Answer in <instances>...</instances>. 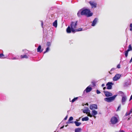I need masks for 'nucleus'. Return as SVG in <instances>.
<instances>
[{
	"instance_id": "0eeeda50",
	"label": "nucleus",
	"mask_w": 132,
	"mask_h": 132,
	"mask_svg": "<svg viewBox=\"0 0 132 132\" xmlns=\"http://www.w3.org/2000/svg\"><path fill=\"white\" fill-rule=\"evenodd\" d=\"M121 76V75L120 74H116L113 78V80L114 81L117 80L120 78Z\"/></svg>"
},
{
	"instance_id": "aec40b11",
	"label": "nucleus",
	"mask_w": 132,
	"mask_h": 132,
	"mask_svg": "<svg viewBox=\"0 0 132 132\" xmlns=\"http://www.w3.org/2000/svg\"><path fill=\"white\" fill-rule=\"evenodd\" d=\"M74 123L75 124L76 126L77 127L79 126L81 124V122H78L76 121H74Z\"/></svg>"
},
{
	"instance_id": "1a4fd4ad",
	"label": "nucleus",
	"mask_w": 132,
	"mask_h": 132,
	"mask_svg": "<svg viewBox=\"0 0 132 132\" xmlns=\"http://www.w3.org/2000/svg\"><path fill=\"white\" fill-rule=\"evenodd\" d=\"M89 108L91 110H94L97 109V105L96 104H91L90 105Z\"/></svg>"
},
{
	"instance_id": "f257e3e1",
	"label": "nucleus",
	"mask_w": 132,
	"mask_h": 132,
	"mask_svg": "<svg viewBox=\"0 0 132 132\" xmlns=\"http://www.w3.org/2000/svg\"><path fill=\"white\" fill-rule=\"evenodd\" d=\"M93 13L91 12L89 9L85 7L83 8L80 10L78 12L77 15L78 17H80L81 15H85L87 17L92 16Z\"/></svg>"
},
{
	"instance_id": "58836bf2",
	"label": "nucleus",
	"mask_w": 132,
	"mask_h": 132,
	"mask_svg": "<svg viewBox=\"0 0 132 132\" xmlns=\"http://www.w3.org/2000/svg\"><path fill=\"white\" fill-rule=\"evenodd\" d=\"M120 107H121V105H120L118 107V108H117V111H118L119 110V108H120Z\"/></svg>"
},
{
	"instance_id": "4c0bfd02",
	"label": "nucleus",
	"mask_w": 132,
	"mask_h": 132,
	"mask_svg": "<svg viewBox=\"0 0 132 132\" xmlns=\"http://www.w3.org/2000/svg\"><path fill=\"white\" fill-rule=\"evenodd\" d=\"M87 114H88V116H89L92 117V114H91L90 113V114L89 113H88Z\"/></svg>"
},
{
	"instance_id": "cd10ccee",
	"label": "nucleus",
	"mask_w": 132,
	"mask_h": 132,
	"mask_svg": "<svg viewBox=\"0 0 132 132\" xmlns=\"http://www.w3.org/2000/svg\"><path fill=\"white\" fill-rule=\"evenodd\" d=\"M128 52L129 51L127 50L125 52V55L126 57H127L128 56Z\"/></svg>"
},
{
	"instance_id": "2eb2a0df",
	"label": "nucleus",
	"mask_w": 132,
	"mask_h": 132,
	"mask_svg": "<svg viewBox=\"0 0 132 132\" xmlns=\"http://www.w3.org/2000/svg\"><path fill=\"white\" fill-rule=\"evenodd\" d=\"M83 112L84 113H89L90 114V111L89 109V108L86 107L85 109L83 110Z\"/></svg>"
},
{
	"instance_id": "f8f14e48",
	"label": "nucleus",
	"mask_w": 132,
	"mask_h": 132,
	"mask_svg": "<svg viewBox=\"0 0 132 132\" xmlns=\"http://www.w3.org/2000/svg\"><path fill=\"white\" fill-rule=\"evenodd\" d=\"M89 3L91 6L92 8H95L96 7L97 4L96 3L92 1H90Z\"/></svg>"
},
{
	"instance_id": "c9c22d12",
	"label": "nucleus",
	"mask_w": 132,
	"mask_h": 132,
	"mask_svg": "<svg viewBox=\"0 0 132 132\" xmlns=\"http://www.w3.org/2000/svg\"><path fill=\"white\" fill-rule=\"evenodd\" d=\"M117 68H120V64H119L117 66Z\"/></svg>"
},
{
	"instance_id": "37998d69",
	"label": "nucleus",
	"mask_w": 132,
	"mask_h": 132,
	"mask_svg": "<svg viewBox=\"0 0 132 132\" xmlns=\"http://www.w3.org/2000/svg\"><path fill=\"white\" fill-rule=\"evenodd\" d=\"M132 99V95H131L130 98L129 99V101H130Z\"/></svg>"
},
{
	"instance_id": "a19ab883",
	"label": "nucleus",
	"mask_w": 132,
	"mask_h": 132,
	"mask_svg": "<svg viewBox=\"0 0 132 132\" xmlns=\"http://www.w3.org/2000/svg\"><path fill=\"white\" fill-rule=\"evenodd\" d=\"M67 118H68V116H67L65 117L64 118V120H66Z\"/></svg>"
},
{
	"instance_id": "e433bc0d",
	"label": "nucleus",
	"mask_w": 132,
	"mask_h": 132,
	"mask_svg": "<svg viewBox=\"0 0 132 132\" xmlns=\"http://www.w3.org/2000/svg\"><path fill=\"white\" fill-rule=\"evenodd\" d=\"M11 59L12 60H17L18 59V58L15 57H13V58Z\"/></svg>"
},
{
	"instance_id": "b1692460",
	"label": "nucleus",
	"mask_w": 132,
	"mask_h": 132,
	"mask_svg": "<svg viewBox=\"0 0 132 132\" xmlns=\"http://www.w3.org/2000/svg\"><path fill=\"white\" fill-rule=\"evenodd\" d=\"M130 85V83L128 82H125L124 85V86L125 87L128 86Z\"/></svg>"
},
{
	"instance_id": "49530a36",
	"label": "nucleus",
	"mask_w": 132,
	"mask_h": 132,
	"mask_svg": "<svg viewBox=\"0 0 132 132\" xmlns=\"http://www.w3.org/2000/svg\"><path fill=\"white\" fill-rule=\"evenodd\" d=\"M101 86L102 87H103L105 86V84H102Z\"/></svg>"
},
{
	"instance_id": "9b49d317",
	"label": "nucleus",
	"mask_w": 132,
	"mask_h": 132,
	"mask_svg": "<svg viewBox=\"0 0 132 132\" xmlns=\"http://www.w3.org/2000/svg\"><path fill=\"white\" fill-rule=\"evenodd\" d=\"M98 21V19L97 18H95L92 21L91 26H94Z\"/></svg>"
},
{
	"instance_id": "603ef678",
	"label": "nucleus",
	"mask_w": 132,
	"mask_h": 132,
	"mask_svg": "<svg viewBox=\"0 0 132 132\" xmlns=\"http://www.w3.org/2000/svg\"><path fill=\"white\" fill-rule=\"evenodd\" d=\"M118 132V131H117V132Z\"/></svg>"
},
{
	"instance_id": "7c9ffc66",
	"label": "nucleus",
	"mask_w": 132,
	"mask_h": 132,
	"mask_svg": "<svg viewBox=\"0 0 132 132\" xmlns=\"http://www.w3.org/2000/svg\"><path fill=\"white\" fill-rule=\"evenodd\" d=\"M78 98V97H76L73 98L71 102L72 103L74 102Z\"/></svg>"
},
{
	"instance_id": "8fccbe9b",
	"label": "nucleus",
	"mask_w": 132,
	"mask_h": 132,
	"mask_svg": "<svg viewBox=\"0 0 132 132\" xmlns=\"http://www.w3.org/2000/svg\"><path fill=\"white\" fill-rule=\"evenodd\" d=\"M130 118H128V120H129L130 119Z\"/></svg>"
},
{
	"instance_id": "3c124183",
	"label": "nucleus",
	"mask_w": 132,
	"mask_h": 132,
	"mask_svg": "<svg viewBox=\"0 0 132 132\" xmlns=\"http://www.w3.org/2000/svg\"><path fill=\"white\" fill-rule=\"evenodd\" d=\"M54 132H56L55 131H54Z\"/></svg>"
},
{
	"instance_id": "72a5a7b5",
	"label": "nucleus",
	"mask_w": 132,
	"mask_h": 132,
	"mask_svg": "<svg viewBox=\"0 0 132 132\" xmlns=\"http://www.w3.org/2000/svg\"><path fill=\"white\" fill-rule=\"evenodd\" d=\"M130 30L131 31H132V23H131L130 24Z\"/></svg>"
},
{
	"instance_id": "c03bdc74",
	"label": "nucleus",
	"mask_w": 132,
	"mask_h": 132,
	"mask_svg": "<svg viewBox=\"0 0 132 132\" xmlns=\"http://www.w3.org/2000/svg\"><path fill=\"white\" fill-rule=\"evenodd\" d=\"M119 132H125V131L122 130H120L119 131Z\"/></svg>"
},
{
	"instance_id": "5701e85b",
	"label": "nucleus",
	"mask_w": 132,
	"mask_h": 132,
	"mask_svg": "<svg viewBox=\"0 0 132 132\" xmlns=\"http://www.w3.org/2000/svg\"><path fill=\"white\" fill-rule=\"evenodd\" d=\"M81 129L80 128H77L75 129V132H80Z\"/></svg>"
},
{
	"instance_id": "f704fd0d",
	"label": "nucleus",
	"mask_w": 132,
	"mask_h": 132,
	"mask_svg": "<svg viewBox=\"0 0 132 132\" xmlns=\"http://www.w3.org/2000/svg\"><path fill=\"white\" fill-rule=\"evenodd\" d=\"M96 92L97 93V94H100L101 93V92L98 90L97 89L96 90Z\"/></svg>"
},
{
	"instance_id": "4468645a",
	"label": "nucleus",
	"mask_w": 132,
	"mask_h": 132,
	"mask_svg": "<svg viewBox=\"0 0 132 132\" xmlns=\"http://www.w3.org/2000/svg\"><path fill=\"white\" fill-rule=\"evenodd\" d=\"M127 99V98L126 96H124L122 97L121 100V102L122 105H124L125 104V102Z\"/></svg>"
},
{
	"instance_id": "20e7f679",
	"label": "nucleus",
	"mask_w": 132,
	"mask_h": 132,
	"mask_svg": "<svg viewBox=\"0 0 132 132\" xmlns=\"http://www.w3.org/2000/svg\"><path fill=\"white\" fill-rule=\"evenodd\" d=\"M77 21L73 22L72 21L70 25V26L72 28L74 29H76L77 28Z\"/></svg>"
},
{
	"instance_id": "ddd939ff",
	"label": "nucleus",
	"mask_w": 132,
	"mask_h": 132,
	"mask_svg": "<svg viewBox=\"0 0 132 132\" xmlns=\"http://www.w3.org/2000/svg\"><path fill=\"white\" fill-rule=\"evenodd\" d=\"M22 52L23 54L27 55L28 56H30L29 54H30L31 52L28 50L26 49H24L22 50Z\"/></svg>"
},
{
	"instance_id": "a18cd8bd",
	"label": "nucleus",
	"mask_w": 132,
	"mask_h": 132,
	"mask_svg": "<svg viewBox=\"0 0 132 132\" xmlns=\"http://www.w3.org/2000/svg\"><path fill=\"white\" fill-rule=\"evenodd\" d=\"M11 55H13V54H11V53H10L9 54V55H8V56H10Z\"/></svg>"
},
{
	"instance_id": "412c9836",
	"label": "nucleus",
	"mask_w": 132,
	"mask_h": 132,
	"mask_svg": "<svg viewBox=\"0 0 132 132\" xmlns=\"http://www.w3.org/2000/svg\"><path fill=\"white\" fill-rule=\"evenodd\" d=\"M89 120V118L87 117H86L84 118H83L82 119V121H87Z\"/></svg>"
},
{
	"instance_id": "6ab92c4d",
	"label": "nucleus",
	"mask_w": 132,
	"mask_h": 132,
	"mask_svg": "<svg viewBox=\"0 0 132 132\" xmlns=\"http://www.w3.org/2000/svg\"><path fill=\"white\" fill-rule=\"evenodd\" d=\"M53 26L55 28L57 27V21L55 20L53 23Z\"/></svg>"
},
{
	"instance_id": "4be33fe9",
	"label": "nucleus",
	"mask_w": 132,
	"mask_h": 132,
	"mask_svg": "<svg viewBox=\"0 0 132 132\" xmlns=\"http://www.w3.org/2000/svg\"><path fill=\"white\" fill-rule=\"evenodd\" d=\"M73 119V118L72 117H70L68 120V123H72V122H70V121L72 120Z\"/></svg>"
},
{
	"instance_id": "c756f323",
	"label": "nucleus",
	"mask_w": 132,
	"mask_h": 132,
	"mask_svg": "<svg viewBox=\"0 0 132 132\" xmlns=\"http://www.w3.org/2000/svg\"><path fill=\"white\" fill-rule=\"evenodd\" d=\"M50 50V48L49 47H47L46 49V51L44 52V53H45L46 52H48Z\"/></svg>"
},
{
	"instance_id": "dca6fc26",
	"label": "nucleus",
	"mask_w": 132,
	"mask_h": 132,
	"mask_svg": "<svg viewBox=\"0 0 132 132\" xmlns=\"http://www.w3.org/2000/svg\"><path fill=\"white\" fill-rule=\"evenodd\" d=\"M43 51V49H41V46L39 45L37 48V51L40 53L42 52Z\"/></svg>"
},
{
	"instance_id": "9d476101",
	"label": "nucleus",
	"mask_w": 132,
	"mask_h": 132,
	"mask_svg": "<svg viewBox=\"0 0 132 132\" xmlns=\"http://www.w3.org/2000/svg\"><path fill=\"white\" fill-rule=\"evenodd\" d=\"M103 92L106 97H109L110 96H112L113 95L110 92L104 90L103 91Z\"/></svg>"
},
{
	"instance_id": "2f4dec72",
	"label": "nucleus",
	"mask_w": 132,
	"mask_h": 132,
	"mask_svg": "<svg viewBox=\"0 0 132 132\" xmlns=\"http://www.w3.org/2000/svg\"><path fill=\"white\" fill-rule=\"evenodd\" d=\"M4 56V55L2 53L1 54L0 53V57L1 58H5V57H3Z\"/></svg>"
},
{
	"instance_id": "bb28decb",
	"label": "nucleus",
	"mask_w": 132,
	"mask_h": 132,
	"mask_svg": "<svg viewBox=\"0 0 132 132\" xmlns=\"http://www.w3.org/2000/svg\"><path fill=\"white\" fill-rule=\"evenodd\" d=\"M132 50V47L131 45H129L128 46V49L127 50V51H129Z\"/></svg>"
},
{
	"instance_id": "6e6552de",
	"label": "nucleus",
	"mask_w": 132,
	"mask_h": 132,
	"mask_svg": "<svg viewBox=\"0 0 132 132\" xmlns=\"http://www.w3.org/2000/svg\"><path fill=\"white\" fill-rule=\"evenodd\" d=\"M92 88L90 87V85H89L88 86L84 91L83 93V94L85 93V92L86 93H88L90 92L92 90Z\"/></svg>"
},
{
	"instance_id": "393cba45",
	"label": "nucleus",
	"mask_w": 132,
	"mask_h": 132,
	"mask_svg": "<svg viewBox=\"0 0 132 132\" xmlns=\"http://www.w3.org/2000/svg\"><path fill=\"white\" fill-rule=\"evenodd\" d=\"M120 95V96H121L123 97L124 96H125L124 95V93L122 91H120L118 93Z\"/></svg>"
},
{
	"instance_id": "864d4df0",
	"label": "nucleus",
	"mask_w": 132,
	"mask_h": 132,
	"mask_svg": "<svg viewBox=\"0 0 132 132\" xmlns=\"http://www.w3.org/2000/svg\"><path fill=\"white\" fill-rule=\"evenodd\" d=\"M131 132H132V131Z\"/></svg>"
},
{
	"instance_id": "f3484780",
	"label": "nucleus",
	"mask_w": 132,
	"mask_h": 132,
	"mask_svg": "<svg viewBox=\"0 0 132 132\" xmlns=\"http://www.w3.org/2000/svg\"><path fill=\"white\" fill-rule=\"evenodd\" d=\"M92 116H94L96 115L97 113V112L95 110H93L92 112Z\"/></svg>"
},
{
	"instance_id": "79ce46f5",
	"label": "nucleus",
	"mask_w": 132,
	"mask_h": 132,
	"mask_svg": "<svg viewBox=\"0 0 132 132\" xmlns=\"http://www.w3.org/2000/svg\"><path fill=\"white\" fill-rule=\"evenodd\" d=\"M43 22L42 21H41V25L42 27H43Z\"/></svg>"
},
{
	"instance_id": "09e8293b",
	"label": "nucleus",
	"mask_w": 132,
	"mask_h": 132,
	"mask_svg": "<svg viewBox=\"0 0 132 132\" xmlns=\"http://www.w3.org/2000/svg\"><path fill=\"white\" fill-rule=\"evenodd\" d=\"M106 88V87H104L103 88V90H105Z\"/></svg>"
},
{
	"instance_id": "a211bd4d",
	"label": "nucleus",
	"mask_w": 132,
	"mask_h": 132,
	"mask_svg": "<svg viewBox=\"0 0 132 132\" xmlns=\"http://www.w3.org/2000/svg\"><path fill=\"white\" fill-rule=\"evenodd\" d=\"M28 56L27 55L24 54L23 55H21V58H25L26 59H28Z\"/></svg>"
},
{
	"instance_id": "473e14b6",
	"label": "nucleus",
	"mask_w": 132,
	"mask_h": 132,
	"mask_svg": "<svg viewBox=\"0 0 132 132\" xmlns=\"http://www.w3.org/2000/svg\"><path fill=\"white\" fill-rule=\"evenodd\" d=\"M51 45V43L50 42H47V46L48 47H50Z\"/></svg>"
},
{
	"instance_id": "ea45409f",
	"label": "nucleus",
	"mask_w": 132,
	"mask_h": 132,
	"mask_svg": "<svg viewBox=\"0 0 132 132\" xmlns=\"http://www.w3.org/2000/svg\"><path fill=\"white\" fill-rule=\"evenodd\" d=\"M116 69V68H112L111 70V71H113V70H115V69Z\"/></svg>"
},
{
	"instance_id": "39448f33",
	"label": "nucleus",
	"mask_w": 132,
	"mask_h": 132,
	"mask_svg": "<svg viewBox=\"0 0 132 132\" xmlns=\"http://www.w3.org/2000/svg\"><path fill=\"white\" fill-rule=\"evenodd\" d=\"M70 26H69L67 29L66 31L68 33H70L71 32H75V30L72 28L70 27Z\"/></svg>"
},
{
	"instance_id": "c85d7f7f",
	"label": "nucleus",
	"mask_w": 132,
	"mask_h": 132,
	"mask_svg": "<svg viewBox=\"0 0 132 132\" xmlns=\"http://www.w3.org/2000/svg\"><path fill=\"white\" fill-rule=\"evenodd\" d=\"M75 31H81L82 30V29L81 28H79L77 29H75Z\"/></svg>"
},
{
	"instance_id": "7ed1b4c3",
	"label": "nucleus",
	"mask_w": 132,
	"mask_h": 132,
	"mask_svg": "<svg viewBox=\"0 0 132 132\" xmlns=\"http://www.w3.org/2000/svg\"><path fill=\"white\" fill-rule=\"evenodd\" d=\"M110 122V125H114L118 122V120L115 117H113L111 118Z\"/></svg>"
},
{
	"instance_id": "f03ea898",
	"label": "nucleus",
	"mask_w": 132,
	"mask_h": 132,
	"mask_svg": "<svg viewBox=\"0 0 132 132\" xmlns=\"http://www.w3.org/2000/svg\"><path fill=\"white\" fill-rule=\"evenodd\" d=\"M117 96V95H116L111 97H106L104 98V100L108 102H111L115 100Z\"/></svg>"
},
{
	"instance_id": "a878e982",
	"label": "nucleus",
	"mask_w": 132,
	"mask_h": 132,
	"mask_svg": "<svg viewBox=\"0 0 132 132\" xmlns=\"http://www.w3.org/2000/svg\"><path fill=\"white\" fill-rule=\"evenodd\" d=\"M132 112V109H131L130 110V111L129 112H126V113L125 116H127L128 115H129Z\"/></svg>"
},
{
	"instance_id": "de8ad7c7",
	"label": "nucleus",
	"mask_w": 132,
	"mask_h": 132,
	"mask_svg": "<svg viewBox=\"0 0 132 132\" xmlns=\"http://www.w3.org/2000/svg\"><path fill=\"white\" fill-rule=\"evenodd\" d=\"M92 84L94 86H95V83H94V82H92Z\"/></svg>"
},
{
	"instance_id": "423d86ee",
	"label": "nucleus",
	"mask_w": 132,
	"mask_h": 132,
	"mask_svg": "<svg viewBox=\"0 0 132 132\" xmlns=\"http://www.w3.org/2000/svg\"><path fill=\"white\" fill-rule=\"evenodd\" d=\"M114 85V84L112 82H108L106 84L107 89H111L112 88V86Z\"/></svg>"
}]
</instances>
